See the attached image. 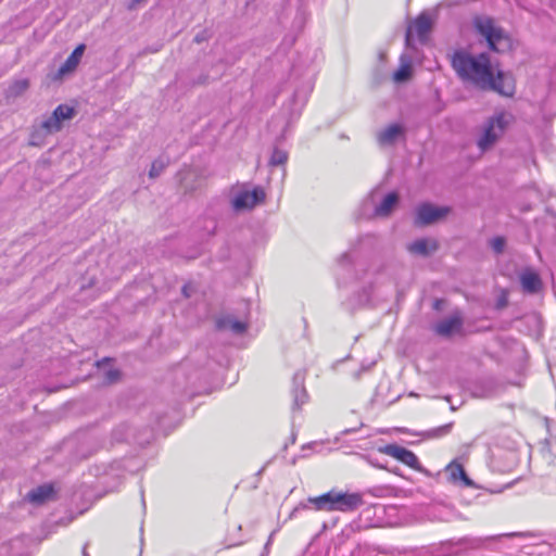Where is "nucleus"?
<instances>
[{
  "instance_id": "423d86ee",
  "label": "nucleus",
  "mask_w": 556,
  "mask_h": 556,
  "mask_svg": "<svg viewBox=\"0 0 556 556\" xmlns=\"http://www.w3.org/2000/svg\"><path fill=\"white\" fill-rule=\"evenodd\" d=\"M264 200L265 192L261 187H255L253 190L242 188L233 194L231 205L235 211H244L253 208Z\"/></svg>"
},
{
  "instance_id": "79ce46f5",
  "label": "nucleus",
  "mask_w": 556,
  "mask_h": 556,
  "mask_svg": "<svg viewBox=\"0 0 556 556\" xmlns=\"http://www.w3.org/2000/svg\"><path fill=\"white\" fill-rule=\"evenodd\" d=\"M376 466H378V467H380V468H386V466H383V465H378V464H377Z\"/></svg>"
},
{
  "instance_id": "f257e3e1",
  "label": "nucleus",
  "mask_w": 556,
  "mask_h": 556,
  "mask_svg": "<svg viewBox=\"0 0 556 556\" xmlns=\"http://www.w3.org/2000/svg\"><path fill=\"white\" fill-rule=\"evenodd\" d=\"M452 68L457 76L471 85L479 87L492 86V64L488 53L472 54L466 49H458L451 55Z\"/></svg>"
},
{
  "instance_id": "cd10ccee",
  "label": "nucleus",
  "mask_w": 556,
  "mask_h": 556,
  "mask_svg": "<svg viewBox=\"0 0 556 556\" xmlns=\"http://www.w3.org/2000/svg\"><path fill=\"white\" fill-rule=\"evenodd\" d=\"M49 134H43L41 130V126L38 124V126L34 127L33 132L30 134L29 144L39 147L43 143L45 137Z\"/></svg>"
},
{
  "instance_id": "4c0bfd02",
  "label": "nucleus",
  "mask_w": 556,
  "mask_h": 556,
  "mask_svg": "<svg viewBox=\"0 0 556 556\" xmlns=\"http://www.w3.org/2000/svg\"><path fill=\"white\" fill-rule=\"evenodd\" d=\"M306 100H307V99H306V97H305V96L300 97V94H299V93H295V101H303V102H304V101H306Z\"/></svg>"
},
{
  "instance_id": "4be33fe9",
  "label": "nucleus",
  "mask_w": 556,
  "mask_h": 556,
  "mask_svg": "<svg viewBox=\"0 0 556 556\" xmlns=\"http://www.w3.org/2000/svg\"><path fill=\"white\" fill-rule=\"evenodd\" d=\"M413 66L412 58L406 54H402L400 58V66L393 73V80L396 84L405 83L412 77Z\"/></svg>"
},
{
  "instance_id": "6ab92c4d",
  "label": "nucleus",
  "mask_w": 556,
  "mask_h": 556,
  "mask_svg": "<svg viewBox=\"0 0 556 556\" xmlns=\"http://www.w3.org/2000/svg\"><path fill=\"white\" fill-rule=\"evenodd\" d=\"M204 372L202 370L195 369L191 375L186 377V383L191 386L190 391H187L189 396L200 395V394H208L212 392V389L206 388L202 384V378Z\"/></svg>"
},
{
  "instance_id": "a19ab883",
  "label": "nucleus",
  "mask_w": 556,
  "mask_h": 556,
  "mask_svg": "<svg viewBox=\"0 0 556 556\" xmlns=\"http://www.w3.org/2000/svg\"><path fill=\"white\" fill-rule=\"evenodd\" d=\"M83 556H89V554L87 552V546H85L84 549H83Z\"/></svg>"
},
{
  "instance_id": "72a5a7b5",
  "label": "nucleus",
  "mask_w": 556,
  "mask_h": 556,
  "mask_svg": "<svg viewBox=\"0 0 556 556\" xmlns=\"http://www.w3.org/2000/svg\"><path fill=\"white\" fill-rule=\"evenodd\" d=\"M353 262V258H352V254L350 252H346V253H343L340 258H339V264L340 266L344 267V266H348L350 264H352Z\"/></svg>"
},
{
  "instance_id": "a211bd4d",
  "label": "nucleus",
  "mask_w": 556,
  "mask_h": 556,
  "mask_svg": "<svg viewBox=\"0 0 556 556\" xmlns=\"http://www.w3.org/2000/svg\"><path fill=\"white\" fill-rule=\"evenodd\" d=\"M53 495L54 489L51 484H41L30 490L27 493L26 498L35 505H41L47 501L51 500Z\"/></svg>"
},
{
  "instance_id": "f8f14e48",
  "label": "nucleus",
  "mask_w": 556,
  "mask_h": 556,
  "mask_svg": "<svg viewBox=\"0 0 556 556\" xmlns=\"http://www.w3.org/2000/svg\"><path fill=\"white\" fill-rule=\"evenodd\" d=\"M446 480L460 486H473V481L467 476L464 466L457 460L451 462L444 469Z\"/></svg>"
},
{
  "instance_id": "2f4dec72",
  "label": "nucleus",
  "mask_w": 556,
  "mask_h": 556,
  "mask_svg": "<svg viewBox=\"0 0 556 556\" xmlns=\"http://www.w3.org/2000/svg\"><path fill=\"white\" fill-rule=\"evenodd\" d=\"M505 239L503 237H495L490 241V245L497 254L502 253L505 248Z\"/></svg>"
},
{
  "instance_id": "b1692460",
  "label": "nucleus",
  "mask_w": 556,
  "mask_h": 556,
  "mask_svg": "<svg viewBox=\"0 0 556 556\" xmlns=\"http://www.w3.org/2000/svg\"><path fill=\"white\" fill-rule=\"evenodd\" d=\"M520 282L525 291L535 293L541 288V279L534 271L527 270L521 274Z\"/></svg>"
},
{
  "instance_id": "0eeeda50",
  "label": "nucleus",
  "mask_w": 556,
  "mask_h": 556,
  "mask_svg": "<svg viewBox=\"0 0 556 556\" xmlns=\"http://www.w3.org/2000/svg\"><path fill=\"white\" fill-rule=\"evenodd\" d=\"M74 106H56L53 113L43 118L39 125L43 134L52 135L62 129L65 121L72 119L75 116Z\"/></svg>"
},
{
  "instance_id": "7c9ffc66",
  "label": "nucleus",
  "mask_w": 556,
  "mask_h": 556,
  "mask_svg": "<svg viewBox=\"0 0 556 556\" xmlns=\"http://www.w3.org/2000/svg\"><path fill=\"white\" fill-rule=\"evenodd\" d=\"M119 377L121 371L118 369L110 368L104 372V381L109 384L117 382Z\"/></svg>"
},
{
  "instance_id": "f03ea898",
  "label": "nucleus",
  "mask_w": 556,
  "mask_h": 556,
  "mask_svg": "<svg viewBox=\"0 0 556 556\" xmlns=\"http://www.w3.org/2000/svg\"><path fill=\"white\" fill-rule=\"evenodd\" d=\"M307 503L316 510L350 513L363 505V497L359 493L331 490L319 496L308 497Z\"/></svg>"
},
{
  "instance_id": "c85d7f7f",
  "label": "nucleus",
  "mask_w": 556,
  "mask_h": 556,
  "mask_svg": "<svg viewBox=\"0 0 556 556\" xmlns=\"http://www.w3.org/2000/svg\"><path fill=\"white\" fill-rule=\"evenodd\" d=\"M370 293L367 289H365L362 294L357 295V299L351 300L349 307L354 308L356 306H362L370 302Z\"/></svg>"
},
{
  "instance_id": "ea45409f",
  "label": "nucleus",
  "mask_w": 556,
  "mask_h": 556,
  "mask_svg": "<svg viewBox=\"0 0 556 556\" xmlns=\"http://www.w3.org/2000/svg\"><path fill=\"white\" fill-rule=\"evenodd\" d=\"M108 362H109V358H103L102 361L98 362V363H97V365H98L99 367H102V366H103L105 363H108Z\"/></svg>"
},
{
  "instance_id": "37998d69",
  "label": "nucleus",
  "mask_w": 556,
  "mask_h": 556,
  "mask_svg": "<svg viewBox=\"0 0 556 556\" xmlns=\"http://www.w3.org/2000/svg\"><path fill=\"white\" fill-rule=\"evenodd\" d=\"M269 544H270V539L267 541L266 547H268Z\"/></svg>"
},
{
  "instance_id": "39448f33",
  "label": "nucleus",
  "mask_w": 556,
  "mask_h": 556,
  "mask_svg": "<svg viewBox=\"0 0 556 556\" xmlns=\"http://www.w3.org/2000/svg\"><path fill=\"white\" fill-rule=\"evenodd\" d=\"M432 28V20L427 13H421L417 18L408 26L405 36L406 48L415 49L414 47V35H416L420 43H425L428 39V35Z\"/></svg>"
},
{
  "instance_id": "c756f323",
  "label": "nucleus",
  "mask_w": 556,
  "mask_h": 556,
  "mask_svg": "<svg viewBox=\"0 0 556 556\" xmlns=\"http://www.w3.org/2000/svg\"><path fill=\"white\" fill-rule=\"evenodd\" d=\"M542 491L551 496H556V476L546 478L542 483Z\"/></svg>"
},
{
  "instance_id": "a878e982",
  "label": "nucleus",
  "mask_w": 556,
  "mask_h": 556,
  "mask_svg": "<svg viewBox=\"0 0 556 556\" xmlns=\"http://www.w3.org/2000/svg\"><path fill=\"white\" fill-rule=\"evenodd\" d=\"M288 161V153L285 150L275 148L269 159V165L279 166L286 164Z\"/></svg>"
},
{
  "instance_id": "393cba45",
  "label": "nucleus",
  "mask_w": 556,
  "mask_h": 556,
  "mask_svg": "<svg viewBox=\"0 0 556 556\" xmlns=\"http://www.w3.org/2000/svg\"><path fill=\"white\" fill-rule=\"evenodd\" d=\"M132 428L128 425H122L119 426L114 432H113V438L115 441L117 442H122V441H128V440H132L134 442L136 443H139V444H142L143 441L135 438L134 433H132Z\"/></svg>"
},
{
  "instance_id": "9b49d317",
  "label": "nucleus",
  "mask_w": 556,
  "mask_h": 556,
  "mask_svg": "<svg viewBox=\"0 0 556 556\" xmlns=\"http://www.w3.org/2000/svg\"><path fill=\"white\" fill-rule=\"evenodd\" d=\"M463 318L456 313L452 316L438 321L434 326V332L441 337L448 338L455 333H462L463 331Z\"/></svg>"
},
{
  "instance_id": "1a4fd4ad",
  "label": "nucleus",
  "mask_w": 556,
  "mask_h": 556,
  "mask_svg": "<svg viewBox=\"0 0 556 556\" xmlns=\"http://www.w3.org/2000/svg\"><path fill=\"white\" fill-rule=\"evenodd\" d=\"M379 452L400 460L413 469H419L417 456L406 447L393 443L380 447Z\"/></svg>"
},
{
  "instance_id": "412c9836",
  "label": "nucleus",
  "mask_w": 556,
  "mask_h": 556,
  "mask_svg": "<svg viewBox=\"0 0 556 556\" xmlns=\"http://www.w3.org/2000/svg\"><path fill=\"white\" fill-rule=\"evenodd\" d=\"M399 203L396 192H390L383 197L381 202L375 206V215L380 217L389 216Z\"/></svg>"
},
{
  "instance_id": "4468645a",
  "label": "nucleus",
  "mask_w": 556,
  "mask_h": 556,
  "mask_svg": "<svg viewBox=\"0 0 556 556\" xmlns=\"http://www.w3.org/2000/svg\"><path fill=\"white\" fill-rule=\"evenodd\" d=\"M305 375L302 371H296L293 376V408H301L307 402L308 395L304 387Z\"/></svg>"
},
{
  "instance_id": "2eb2a0df",
  "label": "nucleus",
  "mask_w": 556,
  "mask_h": 556,
  "mask_svg": "<svg viewBox=\"0 0 556 556\" xmlns=\"http://www.w3.org/2000/svg\"><path fill=\"white\" fill-rule=\"evenodd\" d=\"M247 328V323L240 321L231 315L220 316L216 319V329L219 331H230L239 336L245 332Z\"/></svg>"
},
{
  "instance_id": "473e14b6",
  "label": "nucleus",
  "mask_w": 556,
  "mask_h": 556,
  "mask_svg": "<svg viewBox=\"0 0 556 556\" xmlns=\"http://www.w3.org/2000/svg\"><path fill=\"white\" fill-rule=\"evenodd\" d=\"M452 424H446L432 430L434 437H441L447 434L451 431Z\"/></svg>"
},
{
  "instance_id": "aec40b11",
  "label": "nucleus",
  "mask_w": 556,
  "mask_h": 556,
  "mask_svg": "<svg viewBox=\"0 0 556 556\" xmlns=\"http://www.w3.org/2000/svg\"><path fill=\"white\" fill-rule=\"evenodd\" d=\"M85 49H86V47L83 43L78 45L74 49V51L68 55V58L65 60V62L59 68V74L61 76L73 72L77 67V65L79 64L80 59L85 52Z\"/></svg>"
},
{
  "instance_id": "bb28decb",
  "label": "nucleus",
  "mask_w": 556,
  "mask_h": 556,
  "mask_svg": "<svg viewBox=\"0 0 556 556\" xmlns=\"http://www.w3.org/2000/svg\"><path fill=\"white\" fill-rule=\"evenodd\" d=\"M167 164L168 162L165 161L163 157H159L155 161H153L151 168L149 170L150 178H157L166 168Z\"/></svg>"
},
{
  "instance_id": "9d476101",
  "label": "nucleus",
  "mask_w": 556,
  "mask_h": 556,
  "mask_svg": "<svg viewBox=\"0 0 556 556\" xmlns=\"http://www.w3.org/2000/svg\"><path fill=\"white\" fill-rule=\"evenodd\" d=\"M492 86L482 87L481 89L493 90L505 97H511L515 93V80L510 75L503 72H497V74L494 75L492 71Z\"/></svg>"
},
{
  "instance_id": "dca6fc26",
  "label": "nucleus",
  "mask_w": 556,
  "mask_h": 556,
  "mask_svg": "<svg viewBox=\"0 0 556 556\" xmlns=\"http://www.w3.org/2000/svg\"><path fill=\"white\" fill-rule=\"evenodd\" d=\"M439 249V244L433 239L421 238L407 245L409 253L420 256H429Z\"/></svg>"
},
{
  "instance_id": "e433bc0d",
  "label": "nucleus",
  "mask_w": 556,
  "mask_h": 556,
  "mask_svg": "<svg viewBox=\"0 0 556 556\" xmlns=\"http://www.w3.org/2000/svg\"><path fill=\"white\" fill-rule=\"evenodd\" d=\"M300 508L307 509V508H309V507H308V504H300V506H298V507L293 510V514H294L295 511H298Z\"/></svg>"
},
{
  "instance_id": "6e6552de",
  "label": "nucleus",
  "mask_w": 556,
  "mask_h": 556,
  "mask_svg": "<svg viewBox=\"0 0 556 556\" xmlns=\"http://www.w3.org/2000/svg\"><path fill=\"white\" fill-rule=\"evenodd\" d=\"M448 212V207H440L429 203H424L416 210L415 224L418 226L430 225L446 216Z\"/></svg>"
},
{
  "instance_id": "7ed1b4c3",
  "label": "nucleus",
  "mask_w": 556,
  "mask_h": 556,
  "mask_svg": "<svg viewBox=\"0 0 556 556\" xmlns=\"http://www.w3.org/2000/svg\"><path fill=\"white\" fill-rule=\"evenodd\" d=\"M473 27L486 40L490 50L504 52L510 48L511 40L509 36L502 27L495 24L492 17L485 15L476 16L473 18Z\"/></svg>"
},
{
  "instance_id": "f3484780",
  "label": "nucleus",
  "mask_w": 556,
  "mask_h": 556,
  "mask_svg": "<svg viewBox=\"0 0 556 556\" xmlns=\"http://www.w3.org/2000/svg\"><path fill=\"white\" fill-rule=\"evenodd\" d=\"M29 88V79L24 76L14 78L4 89L7 100H16Z\"/></svg>"
},
{
  "instance_id": "20e7f679",
  "label": "nucleus",
  "mask_w": 556,
  "mask_h": 556,
  "mask_svg": "<svg viewBox=\"0 0 556 556\" xmlns=\"http://www.w3.org/2000/svg\"><path fill=\"white\" fill-rule=\"evenodd\" d=\"M510 122V116L501 113L490 117L482 127V135L477 141L479 149L484 152L495 144L503 136L506 127Z\"/></svg>"
},
{
  "instance_id": "ddd939ff",
  "label": "nucleus",
  "mask_w": 556,
  "mask_h": 556,
  "mask_svg": "<svg viewBox=\"0 0 556 556\" xmlns=\"http://www.w3.org/2000/svg\"><path fill=\"white\" fill-rule=\"evenodd\" d=\"M401 139H405V127L401 124H391L377 134L380 147H392Z\"/></svg>"
},
{
  "instance_id": "f704fd0d",
  "label": "nucleus",
  "mask_w": 556,
  "mask_h": 556,
  "mask_svg": "<svg viewBox=\"0 0 556 556\" xmlns=\"http://www.w3.org/2000/svg\"><path fill=\"white\" fill-rule=\"evenodd\" d=\"M144 0H131L129 5H128V9L129 10H132L135 9L137 5H139L141 2H143Z\"/></svg>"
},
{
  "instance_id": "58836bf2",
  "label": "nucleus",
  "mask_w": 556,
  "mask_h": 556,
  "mask_svg": "<svg viewBox=\"0 0 556 556\" xmlns=\"http://www.w3.org/2000/svg\"><path fill=\"white\" fill-rule=\"evenodd\" d=\"M378 193H379V192H378L377 190L372 191V192L369 194L370 200H371V201H375V199H376V197H377V194H378Z\"/></svg>"
},
{
  "instance_id": "c9c22d12",
  "label": "nucleus",
  "mask_w": 556,
  "mask_h": 556,
  "mask_svg": "<svg viewBox=\"0 0 556 556\" xmlns=\"http://www.w3.org/2000/svg\"><path fill=\"white\" fill-rule=\"evenodd\" d=\"M189 286H184L182 287V293L186 298H189L190 296V293H189Z\"/></svg>"
},
{
  "instance_id": "5701e85b",
  "label": "nucleus",
  "mask_w": 556,
  "mask_h": 556,
  "mask_svg": "<svg viewBox=\"0 0 556 556\" xmlns=\"http://www.w3.org/2000/svg\"><path fill=\"white\" fill-rule=\"evenodd\" d=\"M505 534L500 535H490V536H479V538H463L457 544L464 546L466 549H481L486 546V543L491 541H495L504 536Z\"/></svg>"
}]
</instances>
